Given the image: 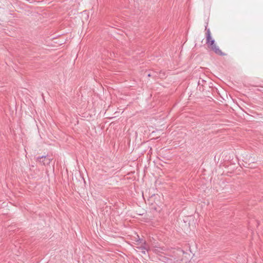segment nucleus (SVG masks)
Returning <instances> with one entry per match:
<instances>
[{
    "label": "nucleus",
    "instance_id": "f257e3e1",
    "mask_svg": "<svg viewBox=\"0 0 263 263\" xmlns=\"http://www.w3.org/2000/svg\"><path fill=\"white\" fill-rule=\"evenodd\" d=\"M206 44L210 46L211 48L217 54L222 55L223 53L219 47L215 44V40L212 39L210 29L205 27Z\"/></svg>",
    "mask_w": 263,
    "mask_h": 263
},
{
    "label": "nucleus",
    "instance_id": "20e7f679",
    "mask_svg": "<svg viewBox=\"0 0 263 263\" xmlns=\"http://www.w3.org/2000/svg\"><path fill=\"white\" fill-rule=\"evenodd\" d=\"M161 249V250H164V249L163 248H158V247H155L153 249V251L156 253H158V252H160L161 251L159 250Z\"/></svg>",
    "mask_w": 263,
    "mask_h": 263
},
{
    "label": "nucleus",
    "instance_id": "f03ea898",
    "mask_svg": "<svg viewBox=\"0 0 263 263\" xmlns=\"http://www.w3.org/2000/svg\"><path fill=\"white\" fill-rule=\"evenodd\" d=\"M137 240L136 241V245H137L136 248L141 250V252L143 254H145L146 252H148L149 250V248L148 246L146 243L145 241H143L141 240L138 236H137Z\"/></svg>",
    "mask_w": 263,
    "mask_h": 263
},
{
    "label": "nucleus",
    "instance_id": "7ed1b4c3",
    "mask_svg": "<svg viewBox=\"0 0 263 263\" xmlns=\"http://www.w3.org/2000/svg\"><path fill=\"white\" fill-rule=\"evenodd\" d=\"M36 160L39 161L44 165H46L49 164L51 162V159L47 158L46 156H42L37 157Z\"/></svg>",
    "mask_w": 263,
    "mask_h": 263
}]
</instances>
